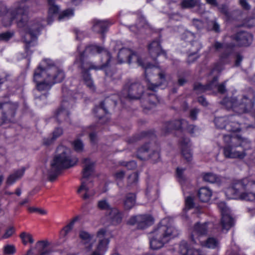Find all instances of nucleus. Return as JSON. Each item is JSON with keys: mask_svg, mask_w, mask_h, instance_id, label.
Listing matches in <instances>:
<instances>
[{"mask_svg": "<svg viewBox=\"0 0 255 255\" xmlns=\"http://www.w3.org/2000/svg\"><path fill=\"white\" fill-rule=\"evenodd\" d=\"M179 251L181 255H205L200 250L189 248L187 243L185 241L181 242Z\"/></svg>", "mask_w": 255, "mask_h": 255, "instance_id": "22", "label": "nucleus"}, {"mask_svg": "<svg viewBox=\"0 0 255 255\" xmlns=\"http://www.w3.org/2000/svg\"><path fill=\"white\" fill-rule=\"evenodd\" d=\"M198 113V110L196 109H194L191 110L190 117L193 120H195L197 119V115Z\"/></svg>", "mask_w": 255, "mask_h": 255, "instance_id": "58", "label": "nucleus"}, {"mask_svg": "<svg viewBox=\"0 0 255 255\" xmlns=\"http://www.w3.org/2000/svg\"><path fill=\"white\" fill-rule=\"evenodd\" d=\"M243 59V57L240 54H238L236 56V59L235 64L236 66H238L240 65L242 60Z\"/></svg>", "mask_w": 255, "mask_h": 255, "instance_id": "63", "label": "nucleus"}, {"mask_svg": "<svg viewBox=\"0 0 255 255\" xmlns=\"http://www.w3.org/2000/svg\"><path fill=\"white\" fill-rule=\"evenodd\" d=\"M78 159L71 155V150L66 147L60 145L57 149V154L51 163V169L48 172L50 181H53L59 171L63 168H68L75 165Z\"/></svg>", "mask_w": 255, "mask_h": 255, "instance_id": "6", "label": "nucleus"}, {"mask_svg": "<svg viewBox=\"0 0 255 255\" xmlns=\"http://www.w3.org/2000/svg\"><path fill=\"white\" fill-rule=\"evenodd\" d=\"M178 235L177 230L168 223V220L164 219L150 234V248L159 249Z\"/></svg>", "mask_w": 255, "mask_h": 255, "instance_id": "5", "label": "nucleus"}, {"mask_svg": "<svg viewBox=\"0 0 255 255\" xmlns=\"http://www.w3.org/2000/svg\"><path fill=\"white\" fill-rule=\"evenodd\" d=\"M218 91L221 94H224L226 91L225 84L222 83L218 86Z\"/></svg>", "mask_w": 255, "mask_h": 255, "instance_id": "61", "label": "nucleus"}, {"mask_svg": "<svg viewBox=\"0 0 255 255\" xmlns=\"http://www.w3.org/2000/svg\"><path fill=\"white\" fill-rule=\"evenodd\" d=\"M55 118L57 120L58 123H61L63 121H68L69 119V113L68 111L63 108H59L55 115Z\"/></svg>", "mask_w": 255, "mask_h": 255, "instance_id": "32", "label": "nucleus"}, {"mask_svg": "<svg viewBox=\"0 0 255 255\" xmlns=\"http://www.w3.org/2000/svg\"><path fill=\"white\" fill-rule=\"evenodd\" d=\"M28 211L31 213L37 212L41 215H46L47 214V211L46 210L40 208L29 207L28 208Z\"/></svg>", "mask_w": 255, "mask_h": 255, "instance_id": "55", "label": "nucleus"}, {"mask_svg": "<svg viewBox=\"0 0 255 255\" xmlns=\"http://www.w3.org/2000/svg\"><path fill=\"white\" fill-rule=\"evenodd\" d=\"M27 0L17 1L9 8L3 6L0 11V15L3 26H10L15 22L18 27L23 28L25 33L23 37L26 43L25 49L28 51L31 42L39 34L42 25L38 20H29L28 14L29 6Z\"/></svg>", "mask_w": 255, "mask_h": 255, "instance_id": "1", "label": "nucleus"}, {"mask_svg": "<svg viewBox=\"0 0 255 255\" xmlns=\"http://www.w3.org/2000/svg\"><path fill=\"white\" fill-rule=\"evenodd\" d=\"M235 39L238 45L241 46H249L253 40L252 34L246 32H240L235 36Z\"/></svg>", "mask_w": 255, "mask_h": 255, "instance_id": "21", "label": "nucleus"}, {"mask_svg": "<svg viewBox=\"0 0 255 255\" xmlns=\"http://www.w3.org/2000/svg\"><path fill=\"white\" fill-rule=\"evenodd\" d=\"M124 176L125 172L123 171H118L115 174V176L117 180L122 179L124 177Z\"/></svg>", "mask_w": 255, "mask_h": 255, "instance_id": "59", "label": "nucleus"}, {"mask_svg": "<svg viewBox=\"0 0 255 255\" xmlns=\"http://www.w3.org/2000/svg\"><path fill=\"white\" fill-rule=\"evenodd\" d=\"M255 101V92L250 89L241 99L239 100L235 97L225 98L223 100L222 104L227 109H232L235 112L241 114L250 111L254 106Z\"/></svg>", "mask_w": 255, "mask_h": 255, "instance_id": "7", "label": "nucleus"}, {"mask_svg": "<svg viewBox=\"0 0 255 255\" xmlns=\"http://www.w3.org/2000/svg\"><path fill=\"white\" fill-rule=\"evenodd\" d=\"M20 237L21 238L22 242L24 245L27 244L28 243L30 244L34 243V240L33 239L31 235L30 234L23 232L20 234Z\"/></svg>", "mask_w": 255, "mask_h": 255, "instance_id": "39", "label": "nucleus"}, {"mask_svg": "<svg viewBox=\"0 0 255 255\" xmlns=\"http://www.w3.org/2000/svg\"><path fill=\"white\" fill-rule=\"evenodd\" d=\"M185 206L186 208H187L188 209H190L192 208L193 207L194 205V202H193V199L190 196H188L186 198L185 200Z\"/></svg>", "mask_w": 255, "mask_h": 255, "instance_id": "52", "label": "nucleus"}, {"mask_svg": "<svg viewBox=\"0 0 255 255\" xmlns=\"http://www.w3.org/2000/svg\"><path fill=\"white\" fill-rule=\"evenodd\" d=\"M73 145L74 149L77 152H81L83 150L84 144L82 141L80 139H76L73 142Z\"/></svg>", "mask_w": 255, "mask_h": 255, "instance_id": "48", "label": "nucleus"}, {"mask_svg": "<svg viewBox=\"0 0 255 255\" xmlns=\"http://www.w3.org/2000/svg\"><path fill=\"white\" fill-rule=\"evenodd\" d=\"M106 233L107 231L105 229H101L98 231L97 234L98 243L95 251L91 255H104L107 251L109 240L106 237Z\"/></svg>", "mask_w": 255, "mask_h": 255, "instance_id": "15", "label": "nucleus"}, {"mask_svg": "<svg viewBox=\"0 0 255 255\" xmlns=\"http://www.w3.org/2000/svg\"><path fill=\"white\" fill-rule=\"evenodd\" d=\"M132 60H135L139 66H141L145 69L144 74L146 78H147V75L149 73H154L156 71L158 70L156 67L152 66L151 64H144L142 59L129 49L124 48L120 50L118 54V60L119 63H128L130 64ZM158 75L160 80V82L158 84H154L151 83L148 80L146 79L147 86L148 90L155 91L156 89L159 86H161L165 82L166 79L164 72H158Z\"/></svg>", "mask_w": 255, "mask_h": 255, "instance_id": "3", "label": "nucleus"}, {"mask_svg": "<svg viewBox=\"0 0 255 255\" xmlns=\"http://www.w3.org/2000/svg\"><path fill=\"white\" fill-rule=\"evenodd\" d=\"M74 15V11L72 9H67L62 11L59 15L58 19L59 20L67 17L69 18Z\"/></svg>", "mask_w": 255, "mask_h": 255, "instance_id": "47", "label": "nucleus"}, {"mask_svg": "<svg viewBox=\"0 0 255 255\" xmlns=\"http://www.w3.org/2000/svg\"><path fill=\"white\" fill-rule=\"evenodd\" d=\"M230 55L229 53L224 52L220 56L219 62L216 64L214 70L221 72L223 69V65L225 63V60L228 58Z\"/></svg>", "mask_w": 255, "mask_h": 255, "instance_id": "37", "label": "nucleus"}, {"mask_svg": "<svg viewBox=\"0 0 255 255\" xmlns=\"http://www.w3.org/2000/svg\"><path fill=\"white\" fill-rule=\"evenodd\" d=\"M212 195V191L207 187L200 188L198 193V196L200 200L203 202H208L210 200Z\"/></svg>", "mask_w": 255, "mask_h": 255, "instance_id": "28", "label": "nucleus"}, {"mask_svg": "<svg viewBox=\"0 0 255 255\" xmlns=\"http://www.w3.org/2000/svg\"><path fill=\"white\" fill-rule=\"evenodd\" d=\"M98 208L103 210H110L111 211V209L113 208L111 207L110 204L106 200H101L98 202Z\"/></svg>", "mask_w": 255, "mask_h": 255, "instance_id": "42", "label": "nucleus"}, {"mask_svg": "<svg viewBox=\"0 0 255 255\" xmlns=\"http://www.w3.org/2000/svg\"><path fill=\"white\" fill-rule=\"evenodd\" d=\"M218 80L217 77H214L213 81L206 85H202L200 83H196L194 85V89L199 92H204L207 90L213 89L214 87L216 86V82Z\"/></svg>", "mask_w": 255, "mask_h": 255, "instance_id": "29", "label": "nucleus"}, {"mask_svg": "<svg viewBox=\"0 0 255 255\" xmlns=\"http://www.w3.org/2000/svg\"><path fill=\"white\" fill-rule=\"evenodd\" d=\"M109 218L113 225L120 224L123 220L124 213L118 208H113L109 214Z\"/></svg>", "mask_w": 255, "mask_h": 255, "instance_id": "23", "label": "nucleus"}, {"mask_svg": "<svg viewBox=\"0 0 255 255\" xmlns=\"http://www.w3.org/2000/svg\"><path fill=\"white\" fill-rule=\"evenodd\" d=\"M138 157L142 160L146 159L148 157L152 158L155 161L160 157L159 152L158 148L155 150H150L148 145H145L140 147L138 150Z\"/></svg>", "mask_w": 255, "mask_h": 255, "instance_id": "19", "label": "nucleus"}, {"mask_svg": "<svg viewBox=\"0 0 255 255\" xmlns=\"http://www.w3.org/2000/svg\"><path fill=\"white\" fill-rule=\"evenodd\" d=\"M79 238L85 246L88 245V246L86 247L88 250H90L92 249V246L91 243L92 242L93 238V235L90 234L86 231H80L79 232Z\"/></svg>", "mask_w": 255, "mask_h": 255, "instance_id": "30", "label": "nucleus"}, {"mask_svg": "<svg viewBox=\"0 0 255 255\" xmlns=\"http://www.w3.org/2000/svg\"><path fill=\"white\" fill-rule=\"evenodd\" d=\"M202 48V45L201 43L198 41H194L191 43V55H189V57H191V55L195 54L197 53Z\"/></svg>", "mask_w": 255, "mask_h": 255, "instance_id": "40", "label": "nucleus"}, {"mask_svg": "<svg viewBox=\"0 0 255 255\" xmlns=\"http://www.w3.org/2000/svg\"><path fill=\"white\" fill-rule=\"evenodd\" d=\"M13 33L10 32H6L0 34V40L3 41L8 40L13 35Z\"/></svg>", "mask_w": 255, "mask_h": 255, "instance_id": "51", "label": "nucleus"}, {"mask_svg": "<svg viewBox=\"0 0 255 255\" xmlns=\"http://www.w3.org/2000/svg\"><path fill=\"white\" fill-rule=\"evenodd\" d=\"M213 225L211 223H204L200 224L197 223L194 226L191 235V240L193 244H198L199 239L202 240V238L209 232H212L211 229Z\"/></svg>", "mask_w": 255, "mask_h": 255, "instance_id": "13", "label": "nucleus"}, {"mask_svg": "<svg viewBox=\"0 0 255 255\" xmlns=\"http://www.w3.org/2000/svg\"><path fill=\"white\" fill-rule=\"evenodd\" d=\"M108 26L107 20H93V29L96 32L103 33L107 31Z\"/></svg>", "mask_w": 255, "mask_h": 255, "instance_id": "26", "label": "nucleus"}, {"mask_svg": "<svg viewBox=\"0 0 255 255\" xmlns=\"http://www.w3.org/2000/svg\"><path fill=\"white\" fill-rule=\"evenodd\" d=\"M229 121L226 117L216 118L214 120L215 124L217 128L221 129L226 128L230 131L236 132L241 130L240 125L238 123H233L227 124Z\"/></svg>", "mask_w": 255, "mask_h": 255, "instance_id": "18", "label": "nucleus"}, {"mask_svg": "<svg viewBox=\"0 0 255 255\" xmlns=\"http://www.w3.org/2000/svg\"><path fill=\"white\" fill-rule=\"evenodd\" d=\"M198 244H200L203 247L212 249H218L220 247L219 240L212 237H209L205 241L199 239Z\"/></svg>", "mask_w": 255, "mask_h": 255, "instance_id": "24", "label": "nucleus"}, {"mask_svg": "<svg viewBox=\"0 0 255 255\" xmlns=\"http://www.w3.org/2000/svg\"><path fill=\"white\" fill-rule=\"evenodd\" d=\"M63 133V130L60 128H57L55 129V130L53 132V137L50 140H45L44 141V143L45 145H49L51 143L53 142L54 140H55L57 137L60 136Z\"/></svg>", "mask_w": 255, "mask_h": 255, "instance_id": "38", "label": "nucleus"}, {"mask_svg": "<svg viewBox=\"0 0 255 255\" xmlns=\"http://www.w3.org/2000/svg\"><path fill=\"white\" fill-rule=\"evenodd\" d=\"M84 165L82 171V178H81V185L77 190V193L80 194L81 197L84 200L88 199L95 194L94 191L91 189L88 185L87 179L91 176L94 169L95 163L91 160L86 158L83 161Z\"/></svg>", "mask_w": 255, "mask_h": 255, "instance_id": "9", "label": "nucleus"}, {"mask_svg": "<svg viewBox=\"0 0 255 255\" xmlns=\"http://www.w3.org/2000/svg\"><path fill=\"white\" fill-rule=\"evenodd\" d=\"M18 107L16 102H0V125L13 118Z\"/></svg>", "mask_w": 255, "mask_h": 255, "instance_id": "11", "label": "nucleus"}, {"mask_svg": "<svg viewBox=\"0 0 255 255\" xmlns=\"http://www.w3.org/2000/svg\"><path fill=\"white\" fill-rule=\"evenodd\" d=\"M218 207L222 211V217L221 221V228L218 230L223 232L226 230L227 232L234 225V219L228 214H225L227 211V207L224 202L218 203Z\"/></svg>", "mask_w": 255, "mask_h": 255, "instance_id": "16", "label": "nucleus"}, {"mask_svg": "<svg viewBox=\"0 0 255 255\" xmlns=\"http://www.w3.org/2000/svg\"><path fill=\"white\" fill-rule=\"evenodd\" d=\"M149 54L153 59H155L160 54L166 55V53L162 50L160 45L159 39L152 41L148 46Z\"/></svg>", "mask_w": 255, "mask_h": 255, "instance_id": "20", "label": "nucleus"}, {"mask_svg": "<svg viewBox=\"0 0 255 255\" xmlns=\"http://www.w3.org/2000/svg\"><path fill=\"white\" fill-rule=\"evenodd\" d=\"M136 196L133 193L126 194L123 200L124 207L125 210H129L132 208L135 204Z\"/></svg>", "mask_w": 255, "mask_h": 255, "instance_id": "27", "label": "nucleus"}, {"mask_svg": "<svg viewBox=\"0 0 255 255\" xmlns=\"http://www.w3.org/2000/svg\"><path fill=\"white\" fill-rule=\"evenodd\" d=\"M15 230L13 227H10L5 231V233L2 236L3 239H7L10 237L14 233Z\"/></svg>", "mask_w": 255, "mask_h": 255, "instance_id": "54", "label": "nucleus"}, {"mask_svg": "<svg viewBox=\"0 0 255 255\" xmlns=\"http://www.w3.org/2000/svg\"><path fill=\"white\" fill-rule=\"evenodd\" d=\"M188 142V139H186L184 141H181V144L182 145V154L187 161H190L192 160V155L187 146Z\"/></svg>", "mask_w": 255, "mask_h": 255, "instance_id": "33", "label": "nucleus"}, {"mask_svg": "<svg viewBox=\"0 0 255 255\" xmlns=\"http://www.w3.org/2000/svg\"><path fill=\"white\" fill-rule=\"evenodd\" d=\"M81 70L82 73L83 74V78L84 81L85 82V84L86 85V86L91 90L95 91V87L93 83V81L91 78V75L89 73V71L91 69H85L84 70L83 69L81 68V67H79Z\"/></svg>", "mask_w": 255, "mask_h": 255, "instance_id": "31", "label": "nucleus"}, {"mask_svg": "<svg viewBox=\"0 0 255 255\" xmlns=\"http://www.w3.org/2000/svg\"><path fill=\"white\" fill-rule=\"evenodd\" d=\"M77 220V217L73 218L68 225H67L62 229L60 232V236L64 238L72 230L74 225Z\"/></svg>", "mask_w": 255, "mask_h": 255, "instance_id": "36", "label": "nucleus"}, {"mask_svg": "<svg viewBox=\"0 0 255 255\" xmlns=\"http://www.w3.org/2000/svg\"><path fill=\"white\" fill-rule=\"evenodd\" d=\"M138 179V174L136 172H133L128 176V182L130 184L135 183L137 182Z\"/></svg>", "mask_w": 255, "mask_h": 255, "instance_id": "50", "label": "nucleus"}, {"mask_svg": "<svg viewBox=\"0 0 255 255\" xmlns=\"http://www.w3.org/2000/svg\"><path fill=\"white\" fill-rule=\"evenodd\" d=\"M65 73L60 68L54 65L50 59L44 60L35 70L33 80L39 91L49 90L56 83L61 82Z\"/></svg>", "mask_w": 255, "mask_h": 255, "instance_id": "2", "label": "nucleus"}, {"mask_svg": "<svg viewBox=\"0 0 255 255\" xmlns=\"http://www.w3.org/2000/svg\"><path fill=\"white\" fill-rule=\"evenodd\" d=\"M197 4L196 0H183L181 3L183 8H190L195 6Z\"/></svg>", "mask_w": 255, "mask_h": 255, "instance_id": "43", "label": "nucleus"}, {"mask_svg": "<svg viewBox=\"0 0 255 255\" xmlns=\"http://www.w3.org/2000/svg\"><path fill=\"white\" fill-rule=\"evenodd\" d=\"M25 170L24 167L14 170L12 173L7 177L6 181V184L8 185L13 184L16 181L19 180L23 176Z\"/></svg>", "mask_w": 255, "mask_h": 255, "instance_id": "25", "label": "nucleus"}, {"mask_svg": "<svg viewBox=\"0 0 255 255\" xmlns=\"http://www.w3.org/2000/svg\"><path fill=\"white\" fill-rule=\"evenodd\" d=\"M104 51H106L105 49L102 47L96 45H91L86 47L85 50L79 54L77 57L75 61V64L77 65L78 67H81L84 70L85 69H94L99 70L104 68L108 66L110 60L111 55L109 52H106L107 56L108 58L106 65L102 66H96L92 62L86 61V58L90 56L94 55L97 53H100Z\"/></svg>", "mask_w": 255, "mask_h": 255, "instance_id": "8", "label": "nucleus"}, {"mask_svg": "<svg viewBox=\"0 0 255 255\" xmlns=\"http://www.w3.org/2000/svg\"><path fill=\"white\" fill-rule=\"evenodd\" d=\"M153 218L148 215H139L131 217L128 221L130 225H137L138 229H142L153 223Z\"/></svg>", "mask_w": 255, "mask_h": 255, "instance_id": "17", "label": "nucleus"}, {"mask_svg": "<svg viewBox=\"0 0 255 255\" xmlns=\"http://www.w3.org/2000/svg\"><path fill=\"white\" fill-rule=\"evenodd\" d=\"M192 23H193V24L198 30L202 29L204 27L203 22L199 19H193Z\"/></svg>", "mask_w": 255, "mask_h": 255, "instance_id": "53", "label": "nucleus"}, {"mask_svg": "<svg viewBox=\"0 0 255 255\" xmlns=\"http://www.w3.org/2000/svg\"><path fill=\"white\" fill-rule=\"evenodd\" d=\"M94 128L93 126H90L84 129V132L89 134L91 142L93 143L96 142L97 139L96 134L93 131Z\"/></svg>", "mask_w": 255, "mask_h": 255, "instance_id": "41", "label": "nucleus"}, {"mask_svg": "<svg viewBox=\"0 0 255 255\" xmlns=\"http://www.w3.org/2000/svg\"><path fill=\"white\" fill-rule=\"evenodd\" d=\"M48 245V242L45 241H40L36 243V246L39 252V255H49L50 252L47 248Z\"/></svg>", "mask_w": 255, "mask_h": 255, "instance_id": "35", "label": "nucleus"}, {"mask_svg": "<svg viewBox=\"0 0 255 255\" xmlns=\"http://www.w3.org/2000/svg\"><path fill=\"white\" fill-rule=\"evenodd\" d=\"M240 3L244 9H249L250 8V6L246 0H240Z\"/></svg>", "mask_w": 255, "mask_h": 255, "instance_id": "62", "label": "nucleus"}, {"mask_svg": "<svg viewBox=\"0 0 255 255\" xmlns=\"http://www.w3.org/2000/svg\"><path fill=\"white\" fill-rule=\"evenodd\" d=\"M225 193L229 199L255 201V181L248 178L238 181L227 188Z\"/></svg>", "mask_w": 255, "mask_h": 255, "instance_id": "4", "label": "nucleus"}, {"mask_svg": "<svg viewBox=\"0 0 255 255\" xmlns=\"http://www.w3.org/2000/svg\"><path fill=\"white\" fill-rule=\"evenodd\" d=\"M213 46L216 51H219L224 48V45L218 41H216Z\"/></svg>", "mask_w": 255, "mask_h": 255, "instance_id": "60", "label": "nucleus"}, {"mask_svg": "<svg viewBox=\"0 0 255 255\" xmlns=\"http://www.w3.org/2000/svg\"><path fill=\"white\" fill-rule=\"evenodd\" d=\"M15 248L12 245H6L3 249V252L5 255H12L15 253Z\"/></svg>", "mask_w": 255, "mask_h": 255, "instance_id": "46", "label": "nucleus"}, {"mask_svg": "<svg viewBox=\"0 0 255 255\" xmlns=\"http://www.w3.org/2000/svg\"><path fill=\"white\" fill-rule=\"evenodd\" d=\"M143 91V87L140 83L129 80L124 85L121 96L130 100H137L140 98Z\"/></svg>", "mask_w": 255, "mask_h": 255, "instance_id": "10", "label": "nucleus"}, {"mask_svg": "<svg viewBox=\"0 0 255 255\" xmlns=\"http://www.w3.org/2000/svg\"><path fill=\"white\" fill-rule=\"evenodd\" d=\"M211 24L212 25L213 30L216 32H219L220 31V25L217 22L215 21H212L211 22Z\"/></svg>", "mask_w": 255, "mask_h": 255, "instance_id": "57", "label": "nucleus"}, {"mask_svg": "<svg viewBox=\"0 0 255 255\" xmlns=\"http://www.w3.org/2000/svg\"><path fill=\"white\" fill-rule=\"evenodd\" d=\"M149 96L150 99L149 100V103L150 104V106L149 107L145 106L144 107L145 109H150L152 106H154L156 103L159 102L158 98L154 94H150Z\"/></svg>", "mask_w": 255, "mask_h": 255, "instance_id": "49", "label": "nucleus"}, {"mask_svg": "<svg viewBox=\"0 0 255 255\" xmlns=\"http://www.w3.org/2000/svg\"><path fill=\"white\" fill-rule=\"evenodd\" d=\"M94 112L95 113L98 112L107 113V110L105 108V101L102 102L98 107L96 108L94 110Z\"/></svg>", "mask_w": 255, "mask_h": 255, "instance_id": "56", "label": "nucleus"}, {"mask_svg": "<svg viewBox=\"0 0 255 255\" xmlns=\"http://www.w3.org/2000/svg\"><path fill=\"white\" fill-rule=\"evenodd\" d=\"M246 139H244L240 141V143L233 145H226L223 147V154L225 157L228 158H238L240 159H244L247 155L245 150L239 151L236 149V147L239 146H243L244 142H247Z\"/></svg>", "mask_w": 255, "mask_h": 255, "instance_id": "14", "label": "nucleus"}, {"mask_svg": "<svg viewBox=\"0 0 255 255\" xmlns=\"http://www.w3.org/2000/svg\"><path fill=\"white\" fill-rule=\"evenodd\" d=\"M216 175L212 173H206L203 176V179L205 181L210 183H214L217 180Z\"/></svg>", "mask_w": 255, "mask_h": 255, "instance_id": "44", "label": "nucleus"}, {"mask_svg": "<svg viewBox=\"0 0 255 255\" xmlns=\"http://www.w3.org/2000/svg\"><path fill=\"white\" fill-rule=\"evenodd\" d=\"M181 128H187L190 133H193L195 127L193 125H189L187 122L185 120L169 121L163 124L161 129L162 134L165 135L172 130H177Z\"/></svg>", "mask_w": 255, "mask_h": 255, "instance_id": "12", "label": "nucleus"}, {"mask_svg": "<svg viewBox=\"0 0 255 255\" xmlns=\"http://www.w3.org/2000/svg\"><path fill=\"white\" fill-rule=\"evenodd\" d=\"M198 101L200 104L204 106H206L208 105V103L205 98L202 96L198 98Z\"/></svg>", "mask_w": 255, "mask_h": 255, "instance_id": "64", "label": "nucleus"}, {"mask_svg": "<svg viewBox=\"0 0 255 255\" xmlns=\"http://www.w3.org/2000/svg\"><path fill=\"white\" fill-rule=\"evenodd\" d=\"M223 138L225 142L228 144L231 143L232 142V140H237L239 141H240L244 139L241 136H237L233 137L231 134L224 135Z\"/></svg>", "mask_w": 255, "mask_h": 255, "instance_id": "45", "label": "nucleus"}, {"mask_svg": "<svg viewBox=\"0 0 255 255\" xmlns=\"http://www.w3.org/2000/svg\"><path fill=\"white\" fill-rule=\"evenodd\" d=\"M48 3L49 6L48 10V22L50 23L52 22V15L57 14L59 10V7L55 4V1L54 0H48Z\"/></svg>", "mask_w": 255, "mask_h": 255, "instance_id": "34", "label": "nucleus"}]
</instances>
